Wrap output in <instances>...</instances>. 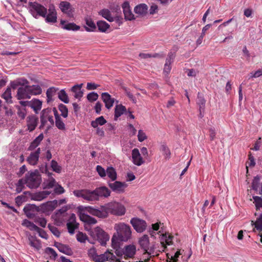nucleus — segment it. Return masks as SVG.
<instances>
[{"mask_svg":"<svg viewBox=\"0 0 262 262\" xmlns=\"http://www.w3.org/2000/svg\"><path fill=\"white\" fill-rule=\"evenodd\" d=\"M86 210L91 214L99 218H106L108 213L121 216L125 213V208L121 203L117 202H110L101 207V209H97L92 207H85Z\"/></svg>","mask_w":262,"mask_h":262,"instance_id":"f257e3e1","label":"nucleus"},{"mask_svg":"<svg viewBox=\"0 0 262 262\" xmlns=\"http://www.w3.org/2000/svg\"><path fill=\"white\" fill-rule=\"evenodd\" d=\"M26 183L27 186L31 188H36L40 184V177L37 170L28 172L26 174Z\"/></svg>","mask_w":262,"mask_h":262,"instance_id":"f03ea898","label":"nucleus"},{"mask_svg":"<svg viewBox=\"0 0 262 262\" xmlns=\"http://www.w3.org/2000/svg\"><path fill=\"white\" fill-rule=\"evenodd\" d=\"M90 235L94 239L98 241L102 246H105L110 238L108 234L99 227L90 231Z\"/></svg>","mask_w":262,"mask_h":262,"instance_id":"7ed1b4c3","label":"nucleus"},{"mask_svg":"<svg viewBox=\"0 0 262 262\" xmlns=\"http://www.w3.org/2000/svg\"><path fill=\"white\" fill-rule=\"evenodd\" d=\"M115 228L120 241L126 242L131 237L132 231L128 225L124 223H120L116 225Z\"/></svg>","mask_w":262,"mask_h":262,"instance_id":"20e7f679","label":"nucleus"},{"mask_svg":"<svg viewBox=\"0 0 262 262\" xmlns=\"http://www.w3.org/2000/svg\"><path fill=\"white\" fill-rule=\"evenodd\" d=\"M29 11L32 16L37 18L38 16L45 17L47 13V9L37 2H29Z\"/></svg>","mask_w":262,"mask_h":262,"instance_id":"39448f33","label":"nucleus"},{"mask_svg":"<svg viewBox=\"0 0 262 262\" xmlns=\"http://www.w3.org/2000/svg\"><path fill=\"white\" fill-rule=\"evenodd\" d=\"M74 194L78 198H82L88 201H95L96 199L95 197L94 190H90L89 189L77 190L73 191Z\"/></svg>","mask_w":262,"mask_h":262,"instance_id":"423d86ee","label":"nucleus"},{"mask_svg":"<svg viewBox=\"0 0 262 262\" xmlns=\"http://www.w3.org/2000/svg\"><path fill=\"white\" fill-rule=\"evenodd\" d=\"M107 184L111 190L118 194L124 193L125 188L128 186L127 184L125 182L116 180L114 181H108Z\"/></svg>","mask_w":262,"mask_h":262,"instance_id":"0eeeda50","label":"nucleus"},{"mask_svg":"<svg viewBox=\"0 0 262 262\" xmlns=\"http://www.w3.org/2000/svg\"><path fill=\"white\" fill-rule=\"evenodd\" d=\"M25 214L29 219H34L37 214V212H40L39 207L37 206L34 204H27L23 209Z\"/></svg>","mask_w":262,"mask_h":262,"instance_id":"6e6552de","label":"nucleus"},{"mask_svg":"<svg viewBox=\"0 0 262 262\" xmlns=\"http://www.w3.org/2000/svg\"><path fill=\"white\" fill-rule=\"evenodd\" d=\"M130 222L134 229L139 233L143 232L147 227L146 222L138 218H133Z\"/></svg>","mask_w":262,"mask_h":262,"instance_id":"1a4fd4ad","label":"nucleus"},{"mask_svg":"<svg viewBox=\"0 0 262 262\" xmlns=\"http://www.w3.org/2000/svg\"><path fill=\"white\" fill-rule=\"evenodd\" d=\"M94 190L96 201L99 200L100 198H107L111 195V190L104 186L97 187Z\"/></svg>","mask_w":262,"mask_h":262,"instance_id":"9d476101","label":"nucleus"},{"mask_svg":"<svg viewBox=\"0 0 262 262\" xmlns=\"http://www.w3.org/2000/svg\"><path fill=\"white\" fill-rule=\"evenodd\" d=\"M57 205L58 201L57 200L48 201L45 203H43L39 206L40 212L42 213H47L52 211L56 208Z\"/></svg>","mask_w":262,"mask_h":262,"instance_id":"9b49d317","label":"nucleus"},{"mask_svg":"<svg viewBox=\"0 0 262 262\" xmlns=\"http://www.w3.org/2000/svg\"><path fill=\"white\" fill-rule=\"evenodd\" d=\"M48 14H46V21L49 23H55L57 21V13L53 5H50L48 9Z\"/></svg>","mask_w":262,"mask_h":262,"instance_id":"f8f14e48","label":"nucleus"},{"mask_svg":"<svg viewBox=\"0 0 262 262\" xmlns=\"http://www.w3.org/2000/svg\"><path fill=\"white\" fill-rule=\"evenodd\" d=\"M27 126L29 132L33 131L37 126L38 118L35 115H29L26 119Z\"/></svg>","mask_w":262,"mask_h":262,"instance_id":"ddd939ff","label":"nucleus"},{"mask_svg":"<svg viewBox=\"0 0 262 262\" xmlns=\"http://www.w3.org/2000/svg\"><path fill=\"white\" fill-rule=\"evenodd\" d=\"M29 92L28 85L18 88L16 94L17 99H30V96Z\"/></svg>","mask_w":262,"mask_h":262,"instance_id":"4468645a","label":"nucleus"},{"mask_svg":"<svg viewBox=\"0 0 262 262\" xmlns=\"http://www.w3.org/2000/svg\"><path fill=\"white\" fill-rule=\"evenodd\" d=\"M114 257L115 256L112 253L107 251L103 254L94 256V260L96 262H105L110 259L114 260Z\"/></svg>","mask_w":262,"mask_h":262,"instance_id":"2eb2a0df","label":"nucleus"},{"mask_svg":"<svg viewBox=\"0 0 262 262\" xmlns=\"http://www.w3.org/2000/svg\"><path fill=\"white\" fill-rule=\"evenodd\" d=\"M132 159L134 164L137 166H140L144 163V161L141 156L139 149L137 148L133 149Z\"/></svg>","mask_w":262,"mask_h":262,"instance_id":"dca6fc26","label":"nucleus"},{"mask_svg":"<svg viewBox=\"0 0 262 262\" xmlns=\"http://www.w3.org/2000/svg\"><path fill=\"white\" fill-rule=\"evenodd\" d=\"M122 9L124 15V18L126 20H132L135 19L134 15L130 11L129 5L127 2L123 3L122 4Z\"/></svg>","mask_w":262,"mask_h":262,"instance_id":"f3484780","label":"nucleus"},{"mask_svg":"<svg viewBox=\"0 0 262 262\" xmlns=\"http://www.w3.org/2000/svg\"><path fill=\"white\" fill-rule=\"evenodd\" d=\"M140 247L145 251V253L150 254V250L149 251V238L147 235H144L139 241Z\"/></svg>","mask_w":262,"mask_h":262,"instance_id":"a211bd4d","label":"nucleus"},{"mask_svg":"<svg viewBox=\"0 0 262 262\" xmlns=\"http://www.w3.org/2000/svg\"><path fill=\"white\" fill-rule=\"evenodd\" d=\"M51 113V109L47 108L43 109L40 113V125L39 127L40 129H42L47 122L48 115Z\"/></svg>","mask_w":262,"mask_h":262,"instance_id":"6ab92c4d","label":"nucleus"},{"mask_svg":"<svg viewBox=\"0 0 262 262\" xmlns=\"http://www.w3.org/2000/svg\"><path fill=\"white\" fill-rule=\"evenodd\" d=\"M40 153V149L38 148L35 151L32 152L30 154L29 156L27 158V162L31 165H36L38 161Z\"/></svg>","mask_w":262,"mask_h":262,"instance_id":"aec40b11","label":"nucleus"},{"mask_svg":"<svg viewBox=\"0 0 262 262\" xmlns=\"http://www.w3.org/2000/svg\"><path fill=\"white\" fill-rule=\"evenodd\" d=\"M101 98L105 103V107L107 109L111 108L115 102V99L111 97V96L108 93H102Z\"/></svg>","mask_w":262,"mask_h":262,"instance_id":"412c9836","label":"nucleus"},{"mask_svg":"<svg viewBox=\"0 0 262 262\" xmlns=\"http://www.w3.org/2000/svg\"><path fill=\"white\" fill-rule=\"evenodd\" d=\"M124 253V258H132L136 252V247L134 245H129L123 249Z\"/></svg>","mask_w":262,"mask_h":262,"instance_id":"4be33fe9","label":"nucleus"},{"mask_svg":"<svg viewBox=\"0 0 262 262\" xmlns=\"http://www.w3.org/2000/svg\"><path fill=\"white\" fill-rule=\"evenodd\" d=\"M59 7L61 11L68 14L69 16H71L72 15V6L70 3L67 1L61 2L59 4Z\"/></svg>","mask_w":262,"mask_h":262,"instance_id":"5701e85b","label":"nucleus"},{"mask_svg":"<svg viewBox=\"0 0 262 262\" xmlns=\"http://www.w3.org/2000/svg\"><path fill=\"white\" fill-rule=\"evenodd\" d=\"M173 236L169 235L168 233H165L162 234L161 243L164 249L167 248L166 245H171L172 242Z\"/></svg>","mask_w":262,"mask_h":262,"instance_id":"b1692460","label":"nucleus"},{"mask_svg":"<svg viewBox=\"0 0 262 262\" xmlns=\"http://www.w3.org/2000/svg\"><path fill=\"white\" fill-rule=\"evenodd\" d=\"M82 85L83 83L76 84L71 88V91L74 93L75 98L80 99L83 96V92L81 90Z\"/></svg>","mask_w":262,"mask_h":262,"instance_id":"393cba45","label":"nucleus"},{"mask_svg":"<svg viewBox=\"0 0 262 262\" xmlns=\"http://www.w3.org/2000/svg\"><path fill=\"white\" fill-rule=\"evenodd\" d=\"M79 218L81 221L88 225H93L97 223V220L95 218L84 213H80Z\"/></svg>","mask_w":262,"mask_h":262,"instance_id":"a878e982","label":"nucleus"},{"mask_svg":"<svg viewBox=\"0 0 262 262\" xmlns=\"http://www.w3.org/2000/svg\"><path fill=\"white\" fill-rule=\"evenodd\" d=\"M50 192L48 191H42L34 193L32 196V200L35 201H40L43 199L46 198L49 194Z\"/></svg>","mask_w":262,"mask_h":262,"instance_id":"bb28decb","label":"nucleus"},{"mask_svg":"<svg viewBox=\"0 0 262 262\" xmlns=\"http://www.w3.org/2000/svg\"><path fill=\"white\" fill-rule=\"evenodd\" d=\"M42 106V101L37 99H33L30 101V107L33 109L36 114L38 113Z\"/></svg>","mask_w":262,"mask_h":262,"instance_id":"cd10ccee","label":"nucleus"},{"mask_svg":"<svg viewBox=\"0 0 262 262\" xmlns=\"http://www.w3.org/2000/svg\"><path fill=\"white\" fill-rule=\"evenodd\" d=\"M66 21L64 20H61L60 24L62 25V28L64 29L67 30H73V31H77L79 30L80 27L78 25H76L75 24L73 23H68L67 24H66Z\"/></svg>","mask_w":262,"mask_h":262,"instance_id":"c85d7f7f","label":"nucleus"},{"mask_svg":"<svg viewBox=\"0 0 262 262\" xmlns=\"http://www.w3.org/2000/svg\"><path fill=\"white\" fill-rule=\"evenodd\" d=\"M28 88L30 97L31 95H40L42 93V89L39 85H28Z\"/></svg>","mask_w":262,"mask_h":262,"instance_id":"c756f323","label":"nucleus"},{"mask_svg":"<svg viewBox=\"0 0 262 262\" xmlns=\"http://www.w3.org/2000/svg\"><path fill=\"white\" fill-rule=\"evenodd\" d=\"M43 139V135L42 133L40 134L38 137H37L30 144L28 147V150H33L36 147H37L41 141Z\"/></svg>","mask_w":262,"mask_h":262,"instance_id":"7c9ffc66","label":"nucleus"},{"mask_svg":"<svg viewBox=\"0 0 262 262\" xmlns=\"http://www.w3.org/2000/svg\"><path fill=\"white\" fill-rule=\"evenodd\" d=\"M148 7L145 4H141L135 7L134 11L140 15H145L147 13Z\"/></svg>","mask_w":262,"mask_h":262,"instance_id":"2f4dec72","label":"nucleus"},{"mask_svg":"<svg viewBox=\"0 0 262 262\" xmlns=\"http://www.w3.org/2000/svg\"><path fill=\"white\" fill-rule=\"evenodd\" d=\"M206 100L203 94L199 92L198 93L196 104L199 107V110H202L205 108Z\"/></svg>","mask_w":262,"mask_h":262,"instance_id":"473e14b6","label":"nucleus"},{"mask_svg":"<svg viewBox=\"0 0 262 262\" xmlns=\"http://www.w3.org/2000/svg\"><path fill=\"white\" fill-rule=\"evenodd\" d=\"M29 245L36 249L39 250L41 247L40 242L39 239H36L35 236L30 235L29 237Z\"/></svg>","mask_w":262,"mask_h":262,"instance_id":"72a5a7b5","label":"nucleus"},{"mask_svg":"<svg viewBox=\"0 0 262 262\" xmlns=\"http://www.w3.org/2000/svg\"><path fill=\"white\" fill-rule=\"evenodd\" d=\"M98 13L110 22H112L114 20V17L112 16L111 12L107 9H103L100 10Z\"/></svg>","mask_w":262,"mask_h":262,"instance_id":"f704fd0d","label":"nucleus"},{"mask_svg":"<svg viewBox=\"0 0 262 262\" xmlns=\"http://www.w3.org/2000/svg\"><path fill=\"white\" fill-rule=\"evenodd\" d=\"M126 107L122 104L117 105L115 108V120H117V118L126 112Z\"/></svg>","mask_w":262,"mask_h":262,"instance_id":"c9c22d12","label":"nucleus"},{"mask_svg":"<svg viewBox=\"0 0 262 262\" xmlns=\"http://www.w3.org/2000/svg\"><path fill=\"white\" fill-rule=\"evenodd\" d=\"M160 150L162 152L165 160H168L170 159L171 152L169 148L165 143H163L161 144L160 147Z\"/></svg>","mask_w":262,"mask_h":262,"instance_id":"e433bc0d","label":"nucleus"},{"mask_svg":"<svg viewBox=\"0 0 262 262\" xmlns=\"http://www.w3.org/2000/svg\"><path fill=\"white\" fill-rule=\"evenodd\" d=\"M2 98L4 99L7 103H12L11 95V89L10 88L8 87L5 91L2 94Z\"/></svg>","mask_w":262,"mask_h":262,"instance_id":"4c0bfd02","label":"nucleus"},{"mask_svg":"<svg viewBox=\"0 0 262 262\" xmlns=\"http://www.w3.org/2000/svg\"><path fill=\"white\" fill-rule=\"evenodd\" d=\"M98 30L101 32H105L110 28V25L104 20H99L97 22Z\"/></svg>","mask_w":262,"mask_h":262,"instance_id":"58836bf2","label":"nucleus"},{"mask_svg":"<svg viewBox=\"0 0 262 262\" xmlns=\"http://www.w3.org/2000/svg\"><path fill=\"white\" fill-rule=\"evenodd\" d=\"M85 21L86 25L90 27H85V30L87 31H94L96 29V26L90 17H86L85 19Z\"/></svg>","mask_w":262,"mask_h":262,"instance_id":"ea45409f","label":"nucleus"},{"mask_svg":"<svg viewBox=\"0 0 262 262\" xmlns=\"http://www.w3.org/2000/svg\"><path fill=\"white\" fill-rule=\"evenodd\" d=\"M111 179L110 181H114L117 178V173L113 167H108L106 170V174Z\"/></svg>","mask_w":262,"mask_h":262,"instance_id":"a19ab883","label":"nucleus"},{"mask_svg":"<svg viewBox=\"0 0 262 262\" xmlns=\"http://www.w3.org/2000/svg\"><path fill=\"white\" fill-rule=\"evenodd\" d=\"M106 123V120L103 116L97 118L95 120L91 122V125L94 128L98 127V125H103Z\"/></svg>","mask_w":262,"mask_h":262,"instance_id":"79ce46f5","label":"nucleus"},{"mask_svg":"<svg viewBox=\"0 0 262 262\" xmlns=\"http://www.w3.org/2000/svg\"><path fill=\"white\" fill-rule=\"evenodd\" d=\"M58 90V88H56L55 87H51L49 88L47 91V102L49 103L51 101H52V97L54 96L56 91Z\"/></svg>","mask_w":262,"mask_h":262,"instance_id":"37998d69","label":"nucleus"},{"mask_svg":"<svg viewBox=\"0 0 262 262\" xmlns=\"http://www.w3.org/2000/svg\"><path fill=\"white\" fill-rule=\"evenodd\" d=\"M252 226H254V228L258 231L262 230V213L260 214L259 216L255 222L251 221Z\"/></svg>","mask_w":262,"mask_h":262,"instance_id":"c03bdc74","label":"nucleus"},{"mask_svg":"<svg viewBox=\"0 0 262 262\" xmlns=\"http://www.w3.org/2000/svg\"><path fill=\"white\" fill-rule=\"evenodd\" d=\"M58 98L64 103L69 102V99L64 90H60L58 93Z\"/></svg>","mask_w":262,"mask_h":262,"instance_id":"a18cd8bd","label":"nucleus"},{"mask_svg":"<svg viewBox=\"0 0 262 262\" xmlns=\"http://www.w3.org/2000/svg\"><path fill=\"white\" fill-rule=\"evenodd\" d=\"M58 250L60 252L68 255H71L73 253L71 249L69 247V246L62 244L60 245Z\"/></svg>","mask_w":262,"mask_h":262,"instance_id":"49530a36","label":"nucleus"},{"mask_svg":"<svg viewBox=\"0 0 262 262\" xmlns=\"http://www.w3.org/2000/svg\"><path fill=\"white\" fill-rule=\"evenodd\" d=\"M21 224L23 226H26L29 228V229L31 231H34L35 229H38V226L27 219L24 220Z\"/></svg>","mask_w":262,"mask_h":262,"instance_id":"de8ad7c7","label":"nucleus"},{"mask_svg":"<svg viewBox=\"0 0 262 262\" xmlns=\"http://www.w3.org/2000/svg\"><path fill=\"white\" fill-rule=\"evenodd\" d=\"M67 226L68 230V232L71 234H73L74 233L75 230L78 228L79 224H74L71 222H68L67 224Z\"/></svg>","mask_w":262,"mask_h":262,"instance_id":"09e8293b","label":"nucleus"},{"mask_svg":"<svg viewBox=\"0 0 262 262\" xmlns=\"http://www.w3.org/2000/svg\"><path fill=\"white\" fill-rule=\"evenodd\" d=\"M45 252L50 255V258L53 260H55L57 257V254L56 251L52 248L47 247L45 249Z\"/></svg>","mask_w":262,"mask_h":262,"instance_id":"8fccbe9b","label":"nucleus"},{"mask_svg":"<svg viewBox=\"0 0 262 262\" xmlns=\"http://www.w3.org/2000/svg\"><path fill=\"white\" fill-rule=\"evenodd\" d=\"M58 109H59V111L61 112V115L63 117L67 118L68 117V109L65 105H64L62 103H60L58 105Z\"/></svg>","mask_w":262,"mask_h":262,"instance_id":"3c124183","label":"nucleus"},{"mask_svg":"<svg viewBox=\"0 0 262 262\" xmlns=\"http://www.w3.org/2000/svg\"><path fill=\"white\" fill-rule=\"evenodd\" d=\"M34 221L43 228H45L47 224V220L44 217H40L38 216H36L34 218Z\"/></svg>","mask_w":262,"mask_h":262,"instance_id":"603ef678","label":"nucleus"},{"mask_svg":"<svg viewBox=\"0 0 262 262\" xmlns=\"http://www.w3.org/2000/svg\"><path fill=\"white\" fill-rule=\"evenodd\" d=\"M253 203L255 204L256 209L257 210L262 207V198L258 196H253Z\"/></svg>","mask_w":262,"mask_h":262,"instance_id":"864d4df0","label":"nucleus"},{"mask_svg":"<svg viewBox=\"0 0 262 262\" xmlns=\"http://www.w3.org/2000/svg\"><path fill=\"white\" fill-rule=\"evenodd\" d=\"M77 240L80 243H85L86 240L89 241L86 234L79 231L76 235Z\"/></svg>","mask_w":262,"mask_h":262,"instance_id":"5fc2aeb1","label":"nucleus"},{"mask_svg":"<svg viewBox=\"0 0 262 262\" xmlns=\"http://www.w3.org/2000/svg\"><path fill=\"white\" fill-rule=\"evenodd\" d=\"M260 177L258 176H255L252 183V188L257 191L258 190L259 184Z\"/></svg>","mask_w":262,"mask_h":262,"instance_id":"6e6d98bb","label":"nucleus"},{"mask_svg":"<svg viewBox=\"0 0 262 262\" xmlns=\"http://www.w3.org/2000/svg\"><path fill=\"white\" fill-rule=\"evenodd\" d=\"M55 125L59 129L63 130L66 129L65 124L60 117L55 119Z\"/></svg>","mask_w":262,"mask_h":262,"instance_id":"4d7b16f0","label":"nucleus"},{"mask_svg":"<svg viewBox=\"0 0 262 262\" xmlns=\"http://www.w3.org/2000/svg\"><path fill=\"white\" fill-rule=\"evenodd\" d=\"M99 95L96 92H92L89 93L87 95V99L90 102H93L96 101L98 98Z\"/></svg>","mask_w":262,"mask_h":262,"instance_id":"13d9d810","label":"nucleus"},{"mask_svg":"<svg viewBox=\"0 0 262 262\" xmlns=\"http://www.w3.org/2000/svg\"><path fill=\"white\" fill-rule=\"evenodd\" d=\"M122 89L124 91L126 95L127 96V97L129 98V99L134 103H136L137 102V100H136V99L135 98V97H134V96L133 95L132 93H131L129 90L125 87V86H123L122 87Z\"/></svg>","mask_w":262,"mask_h":262,"instance_id":"bf43d9fd","label":"nucleus"},{"mask_svg":"<svg viewBox=\"0 0 262 262\" xmlns=\"http://www.w3.org/2000/svg\"><path fill=\"white\" fill-rule=\"evenodd\" d=\"M48 227L54 235H55L57 237H59L60 236V232H59L57 227L52 226L51 224H49L48 225Z\"/></svg>","mask_w":262,"mask_h":262,"instance_id":"052dcab7","label":"nucleus"},{"mask_svg":"<svg viewBox=\"0 0 262 262\" xmlns=\"http://www.w3.org/2000/svg\"><path fill=\"white\" fill-rule=\"evenodd\" d=\"M51 167L53 170L56 172L59 173L61 171L60 167L58 165L57 162L55 160H52L51 161Z\"/></svg>","mask_w":262,"mask_h":262,"instance_id":"680f3d73","label":"nucleus"},{"mask_svg":"<svg viewBox=\"0 0 262 262\" xmlns=\"http://www.w3.org/2000/svg\"><path fill=\"white\" fill-rule=\"evenodd\" d=\"M56 183V181L53 178H51L49 179V180L47 181L46 186L44 187V188H53Z\"/></svg>","mask_w":262,"mask_h":262,"instance_id":"e2e57ef3","label":"nucleus"},{"mask_svg":"<svg viewBox=\"0 0 262 262\" xmlns=\"http://www.w3.org/2000/svg\"><path fill=\"white\" fill-rule=\"evenodd\" d=\"M96 170L99 175L103 178L106 176V170L100 165H97Z\"/></svg>","mask_w":262,"mask_h":262,"instance_id":"0e129e2a","label":"nucleus"},{"mask_svg":"<svg viewBox=\"0 0 262 262\" xmlns=\"http://www.w3.org/2000/svg\"><path fill=\"white\" fill-rule=\"evenodd\" d=\"M145 133L142 130H139L138 134V139L139 141L142 142L147 139Z\"/></svg>","mask_w":262,"mask_h":262,"instance_id":"69168bd1","label":"nucleus"},{"mask_svg":"<svg viewBox=\"0 0 262 262\" xmlns=\"http://www.w3.org/2000/svg\"><path fill=\"white\" fill-rule=\"evenodd\" d=\"M182 253H181L180 251H177V252L175 253L174 256H171L170 257H169V254H167V256L168 258L170 259V262H177L178 260V257L181 255Z\"/></svg>","mask_w":262,"mask_h":262,"instance_id":"338daca9","label":"nucleus"},{"mask_svg":"<svg viewBox=\"0 0 262 262\" xmlns=\"http://www.w3.org/2000/svg\"><path fill=\"white\" fill-rule=\"evenodd\" d=\"M35 231L37 232L39 234V235L43 238H45V239H47L48 236V234H47V233L46 232V231L45 230H43V229L40 228L38 227V229H35Z\"/></svg>","mask_w":262,"mask_h":262,"instance_id":"774afa93","label":"nucleus"}]
</instances>
